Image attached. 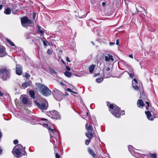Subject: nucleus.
Returning a JSON list of instances; mask_svg holds the SVG:
<instances>
[{"instance_id": "nucleus-54", "label": "nucleus", "mask_w": 158, "mask_h": 158, "mask_svg": "<svg viewBox=\"0 0 158 158\" xmlns=\"http://www.w3.org/2000/svg\"><path fill=\"white\" fill-rule=\"evenodd\" d=\"M31 123L32 124H37V123H36V122H34L33 123L31 122Z\"/></svg>"}, {"instance_id": "nucleus-47", "label": "nucleus", "mask_w": 158, "mask_h": 158, "mask_svg": "<svg viewBox=\"0 0 158 158\" xmlns=\"http://www.w3.org/2000/svg\"><path fill=\"white\" fill-rule=\"evenodd\" d=\"M129 56L130 57V58H131L132 59L133 58V55L132 54H130L129 55Z\"/></svg>"}, {"instance_id": "nucleus-25", "label": "nucleus", "mask_w": 158, "mask_h": 158, "mask_svg": "<svg viewBox=\"0 0 158 158\" xmlns=\"http://www.w3.org/2000/svg\"><path fill=\"white\" fill-rule=\"evenodd\" d=\"M65 75L68 77H70L72 76V74L70 72L68 71H65L64 73Z\"/></svg>"}, {"instance_id": "nucleus-20", "label": "nucleus", "mask_w": 158, "mask_h": 158, "mask_svg": "<svg viewBox=\"0 0 158 158\" xmlns=\"http://www.w3.org/2000/svg\"><path fill=\"white\" fill-rule=\"evenodd\" d=\"M29 94L31 98H35V93L33 90H29Z\"/></svg>"}, {"instance_id": "nucleus-58", "label": "nucleus", "mask_w": 158, "mask_h": 158, "mask_svg": "<svg viewBox=\"0 0 158 158\" xmlns=\"http://www.w3.org/2000/svg\"><path fill=\"white\" fill-rule=\"evenodd\" d=\"M130 68H131V67H129L128 69H129V71H131V69Z\"/></svg>"}, {"instance_id": "nucleus-29", "label": "nucleus", "mask_w": 158, "mask_h": 158, "mask_svg": "<svg viewBox=\"0 0 158 158\" xmlns=\"http://www.w3.org/2000/svg\"><path fill=\"white\" fill-rule=\"evenodd\" d=\"M56 147H57L56 146L54 147V149L55 150V155H56V158H60V155L58 154V153L56 152V151L55 148H56Z\"/></svg>"}, {"instance_id": "nucleus-15", "label": "nucleus", "mask_w": 158, "mask_h": 158, "mask_svg": "<svg viewBox=\"0 0 158 158\" xmlns=\"http://www.w3.org/2000/svg\"><path fill=\"white\" fill-rule=\"evenodd\" d=\"M148 119L150 120H153V118L152 117L151 114L149 111H147L145 112Z\"/></svg>"}, {"instance_id": "nucleus-21", "label": "nucleus", "mask_w": 158, "mask_h": 158, "mask_svg": "<svg viewBox=\"0 0 158 158\" xmlns=\"http://www.w3.org/2000/svg\"><path fill=\"white\" fill-rule=\"evenodd\" d=\"M131 71L127 72L129 76L133 78L134 77V73L133 71V69L132 68H130Z\"/></svg>"}, {"instance_id": "nucleus-3", "label": "nucleus", "mask_w": 158, "mask_h": 158, "mask_svg": "<svg viewBox=\"0 0 158 158\" xmlns=\"http://www.w3.org/2000/svg\"><path fill=\"white\" fill-rule=\"evenodd\" d=\"M36 86L40 89L41 93L43 95L47 96L51 94V91L44 85L39 83L37 84Z\"/></svg>"}, {"instance_id": "nucleus-7", "label": "nucleus", "mask_w": 158, "mask_h": 158, "mask_svg": "<svg viewBox=\"0 0 158 158\" xmlns=\"http://www.w3.org/2000/svg\"><path fill=\"white\" fill-rule=\"evenodd\" d=\"M51 138H55L58 135V132L55 129L51 128L50 127L48 128Z\"/></svg>"}, {"instance_id": "nucleus-38", "label": "nucleus", "mask_w": 158, "mask_h": 158, "mask_svg": "<svg viewBox=\"0 0 158 158\" xmlns=\"http://www.w3.org/2000/svg\"><path fill=\"white\" fill-rule=\"evenodd\" d=\"M18 143V141L17 139L13 141V143L15 144H17Z\"/></svg>"}, {"instance_id": "nucleus-4", "label": "nucleus", "mask_w": 158, "mask_h": 158, "mask_svg": "<svg viewBox=\"0 0 158 158\" xmlns=\"http://www.w3.org/2000/svg\"><path fill=\"white\" fill-rule=\"evenodd\" d=\"M10 70L6 68L0 69V78L4 81L9 79L10 77Z\"/></svg>"}, {"instance_id": "nucleus-64", "label": "nucleus", "mask_w": 158, "mask_h": 158, "mask_svg": "<svg viewBox=\"0 0 158 158\" xmlns=\"http://www.w3.org/2000/svg\"><path fill=\"white\" fill-rule=\"evenodd\" d=\"M87 116L88 115V112H87Z\"/></svg>"}, {"instance_id": "nucleus-51", "label": "nucleus", "mask_w": 158, "mask_h": 158, "mask_svg": "<svg viewBox=\"0 0 158 158\" xmlns=\"http://www.w3.org/2000/svg\"><path fill=\"white\" fill-rule=\"evenodd\" d=\"M86 16V15H84L83 16H81L80 15H79L80 17L81 18H84V17H85Z\"/></svg>"}, {"instance_id": "nucleus-33", "label": "nucleus", "mask_w": 158, "mask_h": 158, "mask_svg": "<svg viewBox=\"0 0 158 158\" xmlns=\"http://www.w3.org/2000/svg\"><path fill=\"white\" fill-rule=\"evenodd\" d=\"M90 139H88L87 140H85V144L86 145H88L89 144L90 141Z\"/></svg>"}, {"instance_id": "nucleus-1", "label": "nucleus", "mask_w": 158, "mask_h": 158, "mask_svg": "<svg viewBox=\"0 0 158 158\" xmlns=\"http://www.w3.org/2000/svg\"><path fill=\"white\" fill-rule=\"evenodd\" d=\"M109 108L110 112L116 118H119L121 115L124 114V111H121L120 108L115 104H110Z\"/></svg>"}, {"instance_id": "nucleus-41", "label": "nucleus", "mask_w": 158, "mask_h": 158, "mask_svg": "<svg viewBox=\"0 0 158 158\" xmlns=\"http://www.w3.org/2000/svg\"><path fill=\"white\" fill-rule=\"evenodd\" d=\"M92 131H88L87 133H86V134H92Z\"/></svg>"}, {"instance_id": "nucleus-23", "label": "nucleus", "mask_w": 158, "mask_h": 158, "mask_svg": "<svg viewBox=\"0 0 158 158\" xmlns=\"http://www.w3.org/2000/svg\"><path fill=\"white\" fill-rule=\"evenodd\" d=\"M88 125V123H86V124L85 125V127L86 129V130H88V131H92L93 130V128L91 126L89 125L88 127H87V126Z\"/></svg>"}, {"instance_id": "nucleus-45", "label": "nucleus", "mask_w": 158, "mask_h": 158, "mask_svg": "<svg viewBox=\"0 0 158 158\" xmlns=\"http://www.w3.org/2000/svg\"><path fill=\"white\" fill-rule=\"evenodd\" d=\"M32 118L34 120H37V118L35 117H34V116H32Z\"/></svg>"}, {"instance_id": "nucleus-31", "label": "nucleus", "mask_w": 158, "mask_h": 158, "mask_svg": "<svg viewBox=\"0 0 158 158\" xmlns=\"http://www.w3.org/2000/svg\"><path fill=\"white\" fill-rule=\"evenodd\" d=\"M49 70L51 73H54L55 75L57 74L56 72L52 68H50Z\"/></svg>"}, {"instance_id": "nucleus-35", "label": "nucleus", "mask_w": 158, "mask_h": 158, "mask_svg": "<svg viewBox=\"0 0 158 158\" xmlns=\"http://www.w3.org/2000/svg\"><path fill=\"white\" fill-rule=\"evenodd\" d=\"M47 53L49 55H51L52 54V51L50 49H48L47 51Z\"/></svg>"}, {"instance_id": "nucleus-42", "label": "nucleus", "mask_w": 158, "mask_h": 158, "mask_svg": "<svg viewBox=\"0 0 158 158\" xmlns=\"http://www.w3.org/2000/svg\"><path fill=\"white\" fill-rule=\"evenodd\" d=\"M43 43L44 44V45H45L46 46L47 45V43L45 41H44V40L43 41Z\"/></svg>"}, {"instance_id": "nucleus-59", "label": "nucleus", "mask_w": 158, "mask_h": 158, "mask_svg": "<svg viewBox=\"0 0 158 158\" xmlns=\"http://www.w3.org/2000/svg\"><path fill=\"white\" fill-rule=\"evenodd\" d=\"M35 13L33 15V17H34V18H35Z\"/></svg>"}, {"instance_id": "nucleus-30", "label": "nucleus", "mask_w": 158, "mask_h": 158, "mask_svg": "<svg viewBox=\"0 0 158 158\" xmlns=\"http://www.w3.org/2000/svg\"><path fill=\"white\" fill-rule=\"evenodd\" d=\"M86 136L89 139H91L93 136V134H86Z\"/></svg>"}, {"instance_id": "nucleus-57", "label": "nucleus", "mask_w": 158, "mask_h": 158, "mask_svg": "<svg viewBox=\"0 0 158 158\" xmlns=\"http://www.w3.org/2000/svg\"><path fill=\"white\" fill-rule=\"evenodd\" d=\"M12 13H13V14H16V13L13 10H12Z\"/></svg>"}, {"instance_id": "nucleus-62", "label": "nucleus", "mask_w": 158, "mask_h": 158, "mask_svg": "<svg viewBox=\"0 0 158 158\" xmlns=\"http://www.w3.org/2000/svg\"><path fill=\"white\" fill-rule=\"evenodd\" d=\"M44 125L48 126V125L47 124H44Z\"/></svg>"}, {"instance_id": "nucleus-6", "label": "nucleus", "mask_w": 158, "mask_h": 158, "mask_svg": "<svg viewBox=\"0 0 158 158\" xmlns=\"http://www.w3.org/2000/svg\"><path fill=\"white\" fill-rule=\"evenodd\" d=\"M34 102L35 104L37 106L38 108L42 110H46L48 107V103L46 101L41 104L39 103L36 101H35Z\"/></svg>"}, {"instance_id": "nucleus-13", "label": "nucleus", "mask_w": 158, "mask_h": 158, "mask_svg": "<svg viewBox=\"0 0 158 158\" xmlns=\"http://www.w3.org/2000/svg\"><path fill=\"white\" fill-rule=\"evenodd\" d=\"M26 19H24L23 17L21 19V22L22 26L25 27H28V25L26 23Z\"/></svg>"}, {"instance_id": "nucleus-2", "label": "nucleus", "mask_w": 158, "mask_h": 158, "mask_svg": "<svg viewBox=\"0 0 158 158\" xmlns=\"http://www.w3.org/2000/svg\"><path fill=\"white\" fill-rule=\"evenodd\" d=\"M25 147L23 148L22 146L20 144H19L15 146L12 151L13 155L16 157L19 158L21 156V152H23L24 155L26 154L25 150Z\"/></svg>"}, {"instance_id": "nucleus-36", "label": "nucleus", "mask_w": 158, "mask_h": 158, "mask_svg": "<svg viewBox=\"0 0 158 158\" xmlns=\"http://www.w3.org/2000/svg\"><path fill=\"white\" fill-rule=\"evenodd\" d=\"M38 32L40 33L42 35H43L44 34V31L40 30V29H39V30L38 31Z\"/></svg>"}, {"instance_id": "nucleus-28", "label": "nucleus", "mask_w": 158, "mask_h": 158, "mask_svg": "<svg viewBox=\"0 0 158 158\" xmlns=\"http://www.w3.org/2000/svg\"><path fill=\"white\" fill-rule=\"evenodd\" d=\"M29 85V84L27 82H25L24 83H23L22 84V87L24 88H25L28 87Z\"/></svg>"}, {"instance_id": "nucleus-27", "label": "nucleus", "mask_w": 158, "mask_h": 158, "mask_svg": "<svg viewBox=\"0 0 158 158\" xmlns=\"http://www.w3.org/2000/svg\"><path fill=\"white\" fill-rule=\"evenodd\" d=\"M103 78L102 77L98 78L96 79V81L97 83H101L103 81Z\"/></svg>"}, {"instance_id": "nucleus-10", "label": "nucleus", "mask_w": 158, "mask_h": 158, "mask_svg": "<svg viewBox=\"0 0 158 158\" xmlns=\"http://www.w3.org/2000/svg\"><path fill=\"white\" fill-rule=\"evenodd\" d=\"M7 55L5 48L3 46H0V57H3Z\"/></svg>"}, {"instance_id": "nucleus-18", "label": "nucleus", "mask_w": 158, "mask_h": 158, "mask_svg": "<svg viewBox=\"0 0 158 158\" xmlns=\"http://www.w3.org/2000/svg\"><path fill=\"white\" fill-rule=\"evenodd\" d=\"M132 148H133V147L132 146L130 145L128 146V149L129 150V151L131 152V153L132 154V155L133 156H134L135 157H137V155H138V153H137V154L133 153L131 152V150H132Z\"/></svg>"}, {"instance_id": "nucleus-14", "label": "nucleus", "mask_w": 158, "mask_h": 158, "mask_svg": "<svg viewBox=\"0 0 158 158\" xmlns=\"http://www.w3.org/2000/svg\"><path fill=\"white\" fill-rule=\"evenodd\" d=\"M137 104L138 107L140 108H142L144 106V104L142 100L140 99L138 100Z\"/></svg>"}, {"instance_id": "nucleus-46", "label": "nucleus", "mask_w": 158, "mask_h": 158, "mask_svg": "<svg viewBox=\"0 0 158 158\" xmlns=\"http://www.w3.org/2000/svg\"><path fill=\"white\" fill-rule=\"evenodd\" d=\"M2 150L0 147V155H1L2 153Z\"/></svg>"}, {"instance_id": "nucleus-34", "label": "nucleus", "mask_w": 158, "mask_h": 158, "mask_svg": "<svg viewBox=\"0 0 158 158\" xmlns=\"http://www.w3.org/2000/svg\"><path fill=\"white\" fill-rule=\"evenodd\" d=\"M150 156L152 158H157L156 156V154L155 153L151 154Z\"/></svg>"}, {"instance_id": "nucleus-22", "label": "nucleus", "mask_w": 158, "mask_h": 158, "mask_svg": "<svg viewBox=\"0 0 158 158\" xmlns=\"http://www.w3.org/2000/svg\"><path fill=\"white\" fill-rule=\"evenodd\" d=\"M95 66L94 65L92 64L91 65L89 68V72L90 73H92L94 70Z\"/></svg>"}, {"instance_id": "nucleus-37", "label": "nucleus", "mask_w": 158, "mask_h": 158, "mask_svg": "<svg viewBox=\"0 0 158 158\" xmlns=\"http://www.w3.org/2000/svg\"><path fill=\"white\" fill-rule=\"evenodd\" d=\"M30 77V75H29V74L28 73H26V74H25V77L27 78H29V77Z\"/></svg>"}, {"instance_id": "nucleus-43", "label": "nucleus", "mask_w": 158, "mask_h": 158, "mask_svg": "<svg viewBox=\"0 0 158 158\" xmlns=\"http://www.w3.org/2000/svg\"><path fill=\"white\" fill-rule=\"evenodd\" d=\"M66 60L67 62H70V61L69 60V58L68 57H67L66 58Z\"/></svg>"}, {"instance_id": "nucleus-8", "label": "nucleus", "mask_w": 158, "mask_h": 158, "mask_svg": "<svg viewBox=\"0 0 158 158\" xmlns=\"http://www.w3.org/2000/svg\"><path fill=\"white\" fill-rule=\"evenodd\" d=\"M50 117L53 119H56L60 118L59 113L56 110H53L51 112Z\"/></svg>"}, {"instance_id": "nucleus-40", "label": "nucleus", "mask_w": 158, "mask_h": 158, "mask_svg": "<svg viewBox=\"0 0 158 158\" xmlns=\"http://www.w3.org/2000/svg\"><path fill=\"white\" fill-rule=\"evenodd\" d=\"M66 69L67 71H69L70 70V68L68 66H66Z\"/></svg>"}, {"instance_id": "nucleus-26", "label": "nucleus", "mask_w": 158, "mask_h": 158, "mask_svg": "<svg viewBox=\"0 0 158 158\" xmlns=\"http://www.w3.org/2000/svg\"><path fill=\"white\" fill-rule=\"evenodd\" d=\"M24 19H26V22L27 24L28 25V24H31L32 23V21L29 20L26 17H23Z\"/></svg>"}, {"instance_id": "nucleus-24", "label": "nucleus", "mask_w": 158, "mask_h": 158, "mask_svg": "<svg viewBox=\"0 0 158 158\" xmlns=\"http://www.w3.org/2000/svg\"><path fill=\"white\" fill-rule=\"evenodd\" d=\"M4 13L6 15H9L11 13L10 9L9 8H7L4 11Z\"/></svg>"}, {"instance_id": "nucleus-56", "label": "nucleus", "mask_w": 158, "mask_h": 158, "mask_svg": "<svg viewBox=\"0 0 158 158\" xmlns=\"http://www.w3.org/2000/svg\"><path fill=\"white\" fill-rule=\"evenodd\" d=\"M38 31L39 29H40V27L39 26H38Z\"/></svg>"}, {"instance_id": "nucleus-39", "label": "nucleus", "mask_w": 158, "mask_h": 158, "mask_svg": "<svg viewBox=\"0 0 158 158\" xmlns=\"http://www.w3.org/2000/svg\"><path fill=\"white\" fill-rule=\"evenodd\" d=\"M67 90L68 91H69V92H72L74 94H76V93H75V92H73L71 90L69 89V88H67Z\"/></svg>"}, {"instance_id": "nucleus-5", "label": "nucleus", "mask_w": 158, "mask_h": 158, "mask_svg": "<svg viewBox=\"0 0 158 158\" xmlns=\"http://www.w3.org/2000/svg\"><path fill=\"white\" fill-rule=\"evenodd\" d=\"M52 93L54 98L56 100L60 101L62 99L63 94L58 89L55 88L54 89Z\"/></svg>"}, {"instance_id": "nucleus-9", "label": "nucleus", "mask_w": 158, "mask_h": 158, "mask_svg": "<svg viewBox=\"0 0 158 158\" xmlns=\"http://www.w3.org/2000/svg\"><path fill=\"white\" fill-rule=\"evenodd\" d=\"M132 86L134 89L136 90H139L140 87L139 83H138L135 78H134L132 81Z\"/></svg>"}, {"instance_id": "nucleus-11", "label": "nucleus", "mask_w": 158, "mask_h": 158, "mask_svg": "<svg viewBox=\"0 0 158 158\" xmlns=\"http://www.w3.org/2000/svg\"><path fill=\"white\" fill-rule=\"evenodd\" d=\"M16 73L19 75L22 74V67L19 65H16Z\"/></svg>"}, {"instance_id": "nucleus-19", "label": "nucleus", "mask_w": 158, "mask_h": 158, "mask_svg": "<svg viewBox=\"0 0 158 158\" xmlns=\"http://www.w3.org/2000/svg\"><path fill=\"white\" fill-rule=\"evenodd\" d=\"M88 151L89 153L91 155L94 157V158H95L96 154L94 153V151L92 149L90 148L88 149Z\"/></svg>"}, {"instance_id": "nucleus-50", "label": "nucleus", "mask_w": 158, "mask_h": 158, "mask_svg": "<svg viewBox=\"0 0 158 158\" xmlns=\"http://www.w3.org/2000/svg\"><path fill=\"white\" fill-rule=\"evenodd\" d=\"M3 95V94L0 91V96H2Z\"/></svg>"}, {"instance_id": "nucleus-12", "label": "nucleus", "mask_w": 158, "mask_h": 158, "mask_svg": "<svg viewBox=\"0 0 158 158\" xmlns=\"http://www.w3.org/2000/svg\"><path fill=\"white\" fill-rule=\"evenodd\" d=\"M105 60L106 61H109L110 60L112 61H113L114 60L113 56L109 54H108L107 56H105Z\"/></svg>"}, {"instance_id": "nucleus-60", "label": "nucleus", "mask_w": 158, "mask_h": 158, "mask_svg": "<svg viewBox=\"0 0 158 158\" xmlns=\"http://www.w3.org/2000/svg\"><path fill=\"white\" fill-rule=\"evenodd\" d=\"M42 120H47V119H44V118H42Z\"/></svg>"}, {"instance_id": "nucleus-48", "label": "nucleus", "mask_w": 158, "mask_h": 158, "mask_svg": "<svg viewBox=\"0 0 158 158\" xmlns=\"http://www.w3.org/2000/svg\"><path fill=\"white\" fill-rule=\"evenodd\" d=\"M119 40H116V44L117 45H119Z\"/></svg>"}, {"instance_id": "nucleus-17", "label": "nucleus", "mask_w": 158, "mask_h": 158, "mask_svg": "<svg viewBox=\"0 0 158 158\" xmlns=\"http://www.w3.org/2000/svg\"><path fill=\"white\" fill-rule=\"evenodd\" d=\"M22 102L25 105H27L30 103V102L29 101L28 99L26 97H24L23 98Z\"/></svg>"}, {"instance_id": "nucleus-49", "label": "nucleus", "mask_w": 158, "mask_h": 158, "mask_svg": "<svg viewBox=\"0 0 158 158\" xmlns=\"http://www.w3.org/2000/svg\"><path fill=\"white\" fill-rule=\"evenodd\" d=\"M110 68H109V67H107L106 69V71H109L110 70Z\"/></svg>"}, {"instance_id": "nucleus-44", "label": "nucleus", "mask_w": 158, "mask_h": 158, "mask_svg": "<svg viewBox=\"0 0 158 158\" xmlns=\"http://www.w3.org/2000/svg\"><path fill=\"white\" fill-rule=\"evenodd\" d=\"M109 44L110 46L113 45L115 44V43L114 42H110Z\"/></svg>"}, {"instance_id": "nucleus-16", "label": "nucleus", "mask_w": 158, "mask_h": 158, "mask_svg": "<svg viewBox=\"0 0 158 158\" xmlns=\"http://www.w3.org/2000/svg\"><path fill=\"white\" fill-rule=\"evenodd\" d=\"M139 91L140 92V99L142 100H143V101H145L144 100H146L147 98V96L142 92V91H140L139 90Z\"/></svg>"}, {"instance_id": "nucleus-61", "label": "nucleus", "mask_w": 158, "mask_h": 158, "mask_svg": "<svg viewBox=\"0 0 158 158\" xmlns=\"http://www.w3.org/2000/svg\"><path fill=\"white\" fill-rule=\"evenodd\" d=\"M140 8H141L142 9L144 10V8H143L142 7H140Z\"/></svg>"}, {"instance_id": "nucleus-63", "label": "nucleus", "mask_w": 158, "mask_h": 158, "mask_svg": "<svg viewBox=\"0 0 158 158\" xmlns=\"http://www.w3.org/2000/svg\"><path fill=\"white\" fill-rule=\"evenodd\" d=\"M92 43L93 44V45H94V43L93 42H92Z\"/></svg>"}, {"instance_id": "nucleus-52", "label": "nucleus", "mask_w": 158, "mask_h": 158, "mask_svg": "<svg viewBox=\"0 0 158 158\" xmlns=\"http://www.w3.org/2000/svg\"><path fill=\"white\" fill-rule=\"evenodd\" d=\"M102 5L103 6H104L106 5V3L105 2H103L102 3Z\"/></svg>"}, {"instance_id": "nucleus-53", "label": "nucleus", "mask_w": 158, "mask_h": 158, "mask_svg": "<svg viewBox=\"0 0 158 158\" xmlns=\"http://www.w3.org/2000/svg\"><path fill=\"white\" fill-rule=\"evenodd\" d=\"M146 103L147 104L148 106H149V103L148 102H146Z\"/></svg>"}, {"instance_id": "nucleus-55", "label": "nucleus", "mask_w": 158, "mask_h": 158, "mask_svg": "<svg viewBox=\"0 0 158 158\" xmlns=\"http://www.w3.org/2000/svg\"><path fill=\"white\" fill-rule=\"evenodd\" d=\"M3 7V6L2 5H0V10H1Z\"/></svg>"}, {"instance_id": "nucleus-32", "label": "nucleus", "mask_w": 158, "mask_h": 158, "mask_svg": "<svg viewBox=\"0 0 158 158\" xmlns=\"http://www.w3.org/2000/svg\"><path fill=\"white\" fill-rule=\"evenodd\" d=\"M7 41L9 43V44L12 46H15V44L14 43H13L11 40H9L7 39Z\"/></svg>"}]
</instances>
